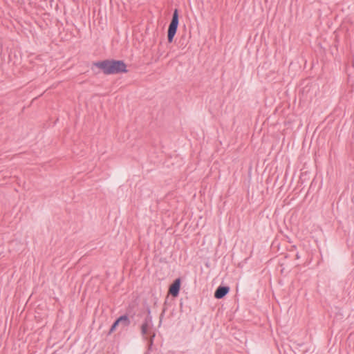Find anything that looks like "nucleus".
Here are the masks:
<instances>
[{
    "label": "nucleus",
    "instance_id": "0eeeda50",
    "mask_svg": "<svg viewBox=\"0 0 354 354\" xmlns=\"http://www.w3.org/2000/svg\"><path fill=\"white\" fill-rule=\"evenodd\" d=\"M154 337H155V334H153V335L150 337V339L149 340L148 348H147V351H149V352H150L152 349Z\"/></svg>",
    "mask_w": 354,
    "mask_h": 354
},
{
    "label": "nucleus",
    "instance_id": "423d86ee",
    "mask_svg": "<svg viewBox=\"0 0 354 354\" xmlns=\"http://www.w3.org/2000/svg\"><path fill=\"white\" fill-rule=\"evenodd\" d=\"M120 324H122L124 327L128 326L131 324V321L127 315H122L118 318Z\"/></svg>",
    "mask_w": 354,
    "mask_h": 354
},
{
    "label": "nucleus",
    "instance_id": "9d476101",
    "mask_svg": "<svg viewBox=\"0 0 354 354\" xmlns=\"http://www.w3.org/2000/svg\"><path fill=\"white\" fill-rule=\"evenodd\" d=\"M144 354H150V352H149V351H147Z\"/></svg>",
    "mask_w": 354,
    "mask_h": 354
},
{
    "label": "nucleus",
    "instance_id": "1a4fd4ad",
    "mask_svg": "<svg viewBox=\"0 0 354 354\" xmlns=\"http://www.w3.org/2000/svg\"><path fill=\"white\" fill-rule=\"evenodd\" d=\"M296 259H300V255H299V252H297V253L296 254Z\"/></svg>",
    "mask_w": 354,
    "mask_h": 354
},
{
    "label": "nucleus",
    "instance_id": "20e7f679",
    "mask_svg": "<svg viewBox=\"0 0 354 354\" xmlns=\"http://www.w3.org/2000/svg\"><path fill=\"white\" fill-rule=\"evenodd\" d=\"M180 289V279L178 278L169 286V292L173 297H177L179 294Z\"/></svg>",
    "mask_w": 354,
    "mask_h": 354
},
{
    "label": "nucleus",
    "instance_id": "6e6552de",
    "mask_svg": "<svg viewBox=\"0 0 354 354\" xmlns=\"http://www.w3.org/2000/svg\"><path fill=\"white\" fill-rule=\"evenodd\" d=\"M120 324V322L118 321V319H117L114 322L113 324H112L111 328H110V331H109V333L113 332L115 328H117V326Z\"/></svg>",
    "mask_w": 354,
    "mask_h": 354
},
{
    "label": "nucleus",
    "instance_id": "7ed1b4c3",
    "mask_svg": "<svg viewBox=\"0 0 354 354\" xmlns=\"http://www.w3.org/2000/svg\"><path fill=\"white\" fill-rule=\"evenodd\" d=\"M230 292V288L227 286H219L214 292V297L220 299L225 297Z\"/></svg>",
    "mask_w": 354,
    "mask_h": 354
},
{
    "label": "nucleus",
    "instance_id": "39448f33",
    "mask_svg": "<svg viewBox=\"0 0 354 354\" xmlns=\"http://www.w3.org/2000/svg\"><path fill=\"white\" fill-rule=\"evenodd\" d=\"M151 324V317L149 316L145 318L143 323L141 325V333L142 336H145L147 334L148 330Z\"/></svg>",
    "mask_w": 354,
    "mask_h": 354
},
{
    "label": "nucleus",
    "instance_id": "f257e3e1",
    "mask_svg": "<svg viewBox=\"0 0 354 354\" xmlns=\"http://www.w3.org/2000/svg\"><path fill=\"white\" fill-rule=\"evenodd\" d=\"M93 65L102 71L105 75L127 73V65L122 60L105 59L93 63Z\"/></svg>",
    "mask_w": 354,
    "mask_h": 354
},
{
    "label": "nucleus",
    "instance_id": "f03ea898",
    "mask_svg": "<svg viewBox=\"0 0 354 354\" xmlns=\"http://www.w3.org/2000/svg\"><path fill=\"white\" fill-rule=\"evenodd\" d=\"M179 24V15L178 9H175L173 12L171 21L169 25L167 31V39L169 43L173 41L174 37L177 32Z\"/></svg>",
    "mask_w": 354,
    "mask_h": 354
}]
</instances>
